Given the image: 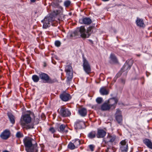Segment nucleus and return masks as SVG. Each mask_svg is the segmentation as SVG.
<instances>
[{"mask_svg":"<svg viewBox=\"0 0 152 152\" xmlns=\"http://www.w3.org/2000/svg\"><path fill=\"white\" fill-rule=\"evenodd\" d=\"M61 20L59 18L52 16H49L46 17L42 21L43 23V27L44 28H46L50 26L51 24L52 26H56L58 23H60Z\"/></svg>","mask_w":152,"mask_h":152,"instance_id":"f257e3e1","label":"nucleus"},{"mask_svg":"<svg viewBox=\"0 0 152 152\" xmlns=\"http://www.w3.org/2000/svg\"><path fill=\"white\" fill-rule=\"evenodd\" d=\"M40 78L43 81L44 83L52 84L57 81V80L55 79H52L46 73L41 72L39 74Z\"/></svg>","mask_w":152,"mask_h":152,"instance_id":"f03ea898","label":"nucleus"},{"mask_svg":"<svg viewBox=\"0 0 152 152\" xmlns=\"http://www.w3.org/2000/svg\"><path fill=\"white\" fill-rule=\"evenodd\" d=\"M58 112L63 117H69L71 115L70 110L64 106H61L58 110Z\"/></svg>","mask_w":152,"mask_h":152,"instance_id":"7ed1b4c3","label":"nucleus"},{"mask_svg":"<svg viewBox=\"0 0 152 152\" xmlns=\"http://www.w3.org/2000/svg\"><path fill=\"white\" fill-rule=\"evenodd\" d=\"M31 113L30 112V114H26L22 115L20 118V123L22 126H25L26 124L30 123L31 121V118L30 115Z\"/></svg>","mask_w":152,"mask_h":152,"instance_id":"20e7f679","label":"nucleus"},{"mask_svg":"<svg viewBox=\"0 0 152 152\" xmlns=\"http://www.w3.org/2000/svg\"><path fill=\"white\" fill-rule=\"evenodd\" d=\"M116 136L115 135H112L110 134H108L106 137L104 138L103 140V143L104 146H106L109 145V142L112 143L115 140Z\"/></svg>","mask_w":152,"mask_h":152,"instance_id":"39448f33","label":"nucleus"},{"mask_svg":"<svg viewBox=\"0 0 152 152\" xmlns=\"http://www.w3.org/2000/svg\"><path fill=\"white\" fill-rule=\"evenodd\" d=\"M83 66L84 70L86 73L89 74L91 73V72L90 65L88 61L85 58H83Z\"/></svg>","mask_w":152,"mask_h":152,"instance_id":"423d86ee","label":"nucleus"},{"mask_svg":"<svg viewBox=\"0 0 152 152\" xmlns=\"http://www.w3.org/2000/svg\"><path fill=\"white\" fill-rule=\"evenodd\" d=\"M118 102V99L117 98H113L109 99L107 102L111 109H114L116 107Z\"/></svg>","mask_w":152,"mask_h":152,"instance_id":"0eeeda50","label":"nucleus"},{"mask_svg":"<svg viewBox=\"0 0 152 152\" xmlns=\"http://www.w3.org/2000/svg\"><path fill=\"white\" fill-rule=\"evenodd\" d=\"M60 97L62 101L64 102L68 101L72 98L70 94L66 92L65 91H63L60 94Z\"/></svg>","mask_w":152,"mask_h":152,"instance_id":"6e6552de","label":"nucleus"},{"mask_svg":"<svg viewBox=\"0 0 152 152\" xmlns=\"http://www.w3.org/2000/svg\"><path fill=\"white\" fill-rule=\"evenodd\" d=\"M115 116V119L118 123L121 124L123 120L122 116L121 115V112L119 109L116 110Z\"/></svg>","mask_w":152,"mask_h":152,"instance_id":"1a4fd4ad","label":"nucleus"},{"mask_svg":"<svg viewBox=\"0 0 152 152\" xmlns=\"http://www.w3.org/2000/svg\"><path fill=\"white\" fill-rule=\"evenodd\" d=\"M120 145V148L121 151L123 152H127L128 150V145L126 140L121 141Z\"/></svg>","mask_w":152,"mask_h":152,"instance_id":"9d476101","label":"nucleus"},{"mask_svg":"<svg viewBox=\"0 0 152 152\" xmlns=\"http://www.w3.org/2000/svg\"><path fill=\"white\" fill-rule=\"evenodd\" d=\"M96 133V137L99 138H104L107 134L105 130L100 128L97 129Z\"/></svg>","mask_w":152,"mask_h":152,"instance_id":"9b49d317","label":"nucleus"},{"mask_svg":"<svg viewBox=\"0 0 152 152\" xmlns=\"http://www.w3.org/2000/svg\"><path fill=\"white\" fill-rule=\"evenodd\" d=\"M33 139L29 137H26L23 140V143L26 148L29 147L32 145V141Z\"/></svg>","mask_w":152,"mask_h":152,"instance_id":"f8f14e48","label":"nucleus"},{"mask_svg":"<svg viewBox=\"0 0 152 152\" xmlns=\"http://www.w3.org/2000/svg\"><path fill=\"white\" fill-rule=\"evenodd\" d=\"M10 132L8 129H5L0 135L1 137L4 140H7L10 137Z\"/></svg>","mask_w":152,"mask_h":152,"instance_id":"ddd939ff","label":"nucleus"},{"mask_svg":"<svg viewBox=\"0 0 152 152\" xmlns=\"http://www.w3.org/2000/svg\"><path fill=\"white\" fill-rule=\"evenodd\" d=\"M58 131L63 133H66L68 132V127L66 125L62 124L61 125L58 129Z\"/></svg>","mask_w":152,"mask_h":152,"instance_id":"4468645a","label":"nucleus"},{"mask_svg":"<svg viewBox=\"0 0 152 152\" xmlns=\"http://www.w3.org/2000/svg\"><path fill=\"white\" fill-rule=\"evenodd\" d=\"M85 123L84 122L82 121H78L75 123V126L77 129H82Z\"/></svg>","mask_w":152,"mask_h":152,"instance_id":"2eb2a0df","label":"nucleus"},{"mask_svg":"<svg viewBox=\"0 0 152 152\" xmlns=\"http://www.w3.org/2000/svg\"><path fill=\"white\" fill-rule=\"evenodd\" d=\"M136 22L138 26L142 28H144L145 26V24L142 19L137 18Z\"/></svg>","mask_w":152,"mask_h":152,"instance_id":"dca6fc26","label":"nucleus"},{"mask_svg":"<svg viewBox=\"0 0 152 152\" xmlns=\"http://www.w3.org/2000/svg\"><path fill=\"white\" fill-rule=\"evenodd\" d=\"M27 152H37V146L35 145H32L29 147L26 148Z\"/></svg>","mask_w":152,"mask_h":152,"instance_id":"f3484780","label":"nucleus"},{"mask_svg":"<svg viewBox=\"0 0 152 152\" xmlns=\"http://www.w3.org/2000/svg\"><path fill=\"white\" fill-rule=\"evenodd\" d=\"M143 142L148 148L152 149V142L150 140L148 139H145Z\"/></svg>","mask_w":152,"mask_h":152,"instance_id":"a211bd4d","label":"nucleus"},{"mask_svg":"<svg viewBox=\"0 0 152 152\" xmlns=\"http://www.w3.org/2000/svg\"><path fill=\"white\" fill-rule=\"evenodd\" d=\"M107 87L104 86L100 88L99 92L102 95H107L109 93V91L107 89Z\"/></svg>","mask_w":152,"mask_h":152,"instance_id":"6ab92c4d","label":"nucleus"},{"mask_svg":"<svg viewBox=\"0 0 152 152\" xmlns=\"http://www.w3.org/2000/svg\"><path fill=\"white\" fill-rule=\"evenodd\" d=\"M80 21H81V23L82 24L89 25L92 23V20L91 19L88 18H83L82 19L80 20Z\"/></svg>","mask_w":152,"mask_h":152,"instance_id":"aec40b11","label":"nucleus"},{"mask_svg":"<svg viewBox=\"0 0 152 152\" xmlns=\"http://www.w3.org/2000/svg\"><path fill=\"white\" fill-rule=\"evenodd\" d=\"M111 109L107 102H104L101 106V110L102 111L109 110Z\"/></svg>","mask_w":152,"mask_h":152,"instance_id":"412c9836","label":"nucleus"},{"mask_svg":"<svg viewBox=\"0 0 152 152\" xmlns=\"http://www.w3.org/2000/svg\"><path fill=\"white\" fill-rule=\"evenodd\" d=\"M79 31L81 34V37L82 38H86L87 37L86 35L85 34L86 29L84 26H81L80 28Z\"/></svg>","mask_w":152,"mask_h":152,"instance_id":"4be33fe9","label":"nucleus"},{"mask_svg":"<svg viewBox=\"0 0 152 152\" xmlns=\"http://www.w3.org/2000/svg\"><path fill=\"white\" fill-rule=\"evenodd\" d=\"M79 114L82 116H85L87 114V110L86 108H82L79 110Z\"/></svg>","mask_w":152,"mask_h":152,"instance_id":"5701e85b","label":"nucleus"},{"mask_svg":"<svg viewBox=\"0 0 152 152\" xmlns=\"http://www.w3.org/2000/svg\"><path fill=\"white\" fill-rule=\"evenodd\" d=\"M7 115L10 119V122L12 124H14L15 123V116L11 113H8Z\"/></svg>","mask_w":152,"mask_h":152,"instance_id":"b1692460","label":"nucleus"},{"mask_svg":"<svg viewBox=\"0 0 152 152\" xmlns=\"http://www.w3.org/2000/svg\"><path fill=\"white\" fill-rule=\"evenodd\" d=\"M66 72V75L68 80H71L73 77V72L72 71H65Z\"/></svg>","mask_w":152,"mask_h":152,"instance_id":"393cba45","label":"nucleus"},{"mask_svg":"<svg viewBox=\"0 0 152 152\" xmlns=\"http://www.w3.org/2000/svg\"><path fill=\"white\" fill-rule=\"evenodd\" d=\"M62 12V9H56L53 10L52 13L54 15H57L61 14Z\"/></svg>","mask_w":152,"mask_h":152,"instance_id":"a878e982","label":"nucleus"},{"mask_svg":"<svg viewBox=\"0 0 152 152\" xmlns=\"http://www.w3.org/2000/svg\"><path fill=\"white\" fill-rule=\"evenodd\" d=\"M88 137L90 139H93L96 137V133L94 131H92L88 134Z\"/></svg>","mask_w":152,"mask_h":152,"instance_id":"bb28decb","label":"nucleus"},{"mask_svg":"<svg viewBox=\"0 0 152 152\" xmlns=\"http://www.w3.org/2000/svg\"><path fill=\"white\" fill-rule=\"evenodd\" d=\"M72 64L70 62H67L65 67V71H72V68L71 66Z\"/></svg>","mask_w":152,"mask_h":152,"instance_id":"cd10ccee","label":"nucleus"},{"mask_svg":"<svg viewBox=\"0 0 152 152\" xmlns=\"http://www.w3.org/2000/svg\"><path fill=\"white\" fill-rule=\"evenodd\" d=\"M110 58L111 60L114 63H118V61L115 55L113 54H111Z\"/></svg>","mask_w":152,"mask_h":152,"instance_id":"c85d7f7f","label":"nucleus"},{"mask_svg":"<svg viewBox=\"0 0 152 152\" xmlns=\"http://www.w3.org/2000/svg\"><path fill=\"white\" fill-rule=\"evenodd\" d=\"M39 77L37 75H34L32 76V79L34 82L37 83L39 80Z\"/></svg>","mask_w":152,"mask_h":152,"instance_id":"c756f323","label":"nucleus"},{"mask_svg":"<svg viewBox=\"0 0 152 152\" xmlns=\"http://www.w3.org/2000/svg\"><path fill=\"white\" fill-rule=\"evenodd\" d=\"M48 131L49 132L54 134L56 132V129L53 127L50 126L48 129Z\"/></svg>","mask_w":152,"mask_h":152,"instance_id":"7c9ffc66","label":"nucleus"},{"mask_svg":"<svg viewBox=\"0 0 152 152\" xmlns=\"http://www.w3.org/2000/svg\"><path fill=\"white\" fill-rule=\"evenodd\" d=\"M68 148L71 150H73L76 148L75 146L74 143L72 142H70L68 145Z\"/></svg>","mask_w":152,"mask_h":152,"instance_id":"2f4dec72","label":"nucleus"},{"mask_svg":"<svg viewBox=\"0 0 152 152\" xmlns=\"http://www.w3.org/2000/svg\"><path fill=\"white\" fill-rule=\"evenodd\" d=\"M75 147L77 148L80 144V141L79 139H76L73 143Z\"/></svg>","mask_w":152,"mask_h":152,"instance_id":"473e14b6","label":"nucleus"},{"mask_svg":"<svg viewBox=\"0 0 152 152\" xmlns=\"http://www.w3.org/2000/svg\"><path fill=\"white\" fill-rule=\"evenodd\" d=\"M92 108L96 110H101V106L99 104L93 105L92 107Z\"/></svg>","mask_w":152,"mask_h":152,"instance_id":"72a5a7b5","label":"nucleus"},{"mask_svg":"<svg viewBox=\"0 0 152 152\" xmlns=\"http://www.w3.org/2000/svg\"><path fill=\"white\" fill-rule=\"evenodd\" d=\"M94 27V26H91L88 28L86 31V33L88 34V36L87 37H88L90 36V34H89V33L91 31V30Z\"/></svg>","mask_w":152,"mask_h":152,"instance_id":"f704fd0d","label":"nucleus"},{"mask_svg":"<svg viewBox=\"0 0 152 152\" xmlns=\"http://www.w3.org/2000/svg\"><path fill=\"white\" fill-rule=\"evenodd\" d=\"M16 137L18 138H20L23 137V133L21 132H18L16 134Z\"/></svg>","mask_w":152,"mask_h":152,"instance_id":"c9c22d12","label":"nucleus"},{"mask_svg":"<svg viewBox=\"0 0 152 152\" xmlns=\"http://www.w3.org/2000/svg\"><path fill=\"white\" fill-rule=\"evenodd\" d=\"M71 2L69 0H66L64 2V6L66 7H68L70 5Z\"/></svg>","mask_w":152,"mask_h":152,"instance_id":"e433bc0d","label":"nucleus"},{"mask_svg":"<svg viewBox=\"0 0 152 152\" xmlns=\"http://www.w3.org/2000/svg\"><path fill=\"white\" fill-rule=\"evenodd\" d=\"M102 98L101 97H98L96 99V102L98 104H101L102 102Z\"/></svg>","mask_w":152,"mask_h":152,"instance_id":"4c0bfd02","label":"nucleus"},{"mask_svg":"<svg viewBox=\"0 0 152 152\" xmlns=\"http://www.w3.org/2000/svg\"><path fill=\"white\" fill-rule=\"evenodd\" d=\"M105 151L106 152H115V151L114 150L113 148L108 147L105 150Z\"/></svg>","mask_w":152,"mask_h":152,"instance_id":"58836bf2","label":"nucleus"},{"mask_svg":"<svg viewBox=\"0 0 152 152\" xmlns=\"http://www.w3.org/2000/svg\"><path fill=\"white\" fill-rule=\"evenodd\" d=\"M89 147L91 151H94L95 146L93 145H89Z\"/></svg>","mask_w":152,"mask_h":152,"instance_id":"ea45409f","label":"nucleus"},{"mask_svg":"<svg viewBox=\"0 0 152 152\" xmlns=\"http://www.w3.org/2000/svg\"><path fill=\"white\" fill-rule=\"evenodd\" d=\"M61 43L59 41H56L55 42V45L57 47H59Z\"/></svg>","mask_w":152,"mask_h":152,"instance_id":"a19ab883","label":"nucleus"},{"mask_svg":"<svg viewBox=\"0 0 152 152\" xmlns=\"http://www.w3.org/2000/svg\"><path fill=\"white\" fill-rule=\"evenodd\" d=\"M122 74V72H118L116 75L115 77L117 78L120 77Z\"/></svg>","mask_w":152,"mask_h":152,"instance_id":"79ce46f5","label":"nucleus"},{"mask_svg":"<svg viewBox=\"0 0 152 152\" xmlns=\"http://www.w3.org/2000/svg\"><path fill=\"white\" fill-rule=\"evenodd\" d=\"M24 128H25L26 129H30L31 128V127L29 125H28L23 126Z\"/></svg>","mask_w":152,"mask_h":152,"instance_id":"37998d69","label":"nucleus"},{"mask_svg":"<svg viewBox=\"0 0 152 152\" xmlns=\"http://www.w3.org/2000/svg\"><path fill=\"white\" fill-rule=\"evenodd\" d=\"M121 82L123 84H124L125 83V80L123 79H121L120 80Z\"/></svg>","mask_w":152,"mask_h":152,"instance_id":"c03bdc74","label":"nucleus"},{"mask_svg":"<svg viewBox=\"0 0 152 152\" xmlns=\"http://www.w3.org/2000/svg\"><path fill=\"white\" fill-rule=\"evenodd\" d=\"M41 118L42 119H45V115L43 114H42L41 115Z\"/></svg>","mask_w":152,"mask_h":152,"instance_id":"a18cd8bd","label":"nucleus"},{"mask_svg":"<svg viewBox=\"0 0 152 152\" xmlns=\"http://www.w3.org/2000/svg\"><path fill=\"white\" fill-rule=\"evenodd\" d=\"M78 32L76 31H75L73 33V34L74 35V36H77L78 35Z\"/></svg>","mask_w":152,"mask_h":152,"instance_id":"49530a36","label":"nucleus"},{"mask_svg":"<svg viewBox=\"0 0 152 152\" xmlns=\"http://www.w3.org/2000/svg\"><path fill=\"white\" fill-rule=\"evenodd\" d=\"M39 119L37 118L36 120L35 121H34V122L35 123V124H38L39 123Z\"/></svg>","mask_w":152,"mask_h":152,"instance_id":"de8ad7c7","label":"nucleus"},{"mask_svg":"<svg viewBox=\"0 0 152 152\" xmlns=\"http://www.w3.org/2000/svg\"><path fill=\"white\" fill-rule=\"evenodd\" d=\"M117 78H116L115 77V78H114L113 80V81L114 82V83L116 81V80H117Z\"/></svg>","mask_w":152,"mask_h":152,"instance_id":"09e8293b","label":"nucleus"},{"mask_svg":"<svg viewBox=\"0 0 152 152\" xmlns=\"http://www.w3.org/2000/svg\"><path fill=\"white\" fill-rule=\"evenodd\" d=\"M126 66H127V67L128 66H129L128 65H125L124 66H123V68H125V67H126Z\"/></svg>","mask_w":152,"mask_h":152,"instance_id":"8fccbe9b","label":"nucleus"},{"mask_svg":"<svg viewBox=\"0 0 152 152\" xmlns=\"http://www.w3.org/2000/svg\"><path fill=\"white\" fill-rule=\"evenodd\" d=\"M73 36H74V35L73 34V33L70 35V37H72Z\"/></svg>","mask_w":152,"mask_h":152,"instance_id":"3c124183","label":"nucleus"},{"mask_svg":"<svg viewBox=\"0 0 152 152\" xmlns=\"http://www.w3.org/2000/svg\"><path fill=\"white\" fill-rule=\"evenodd\" d=\"M44 67H45V66H46V64L45 63H44Z\"/></svg>","mask_w":152,"mask_h":152,"instance_id":"603ef678","label":"nucleus"},{"mask_svg":"<svg viewBox=\"0 0 152 152\" xmlns=\"http://www.w3.org/2000/svg\"><path fill=\"white\" fill-rule=\"evenodd\" d=\"M136 55L137 56H140V54H137V55Z\"/></svg>","mask_w":152,"mask_h":152,"instance_id":"864d4df0","label":"nucleus"},{"mask_svg":"<svg viewBox=\"0 0 152 152\" xmlns=\"http://www.w3.org/2000/svg\"><path fill=\"white\" fill-rule=\"evenodd\" d=\"M80 148L81 150H82L83 149V147H80Z\"/></svg>","mask_w":152,"mask_h":152,"instance_id":"5fc2aeb1","label":"nucleus"},{"mask_svg":"<svg viewBox=\"0 0 152 152\" xmlns=\"http://www.w3.org/2000/svg\"><path fill=\"white\" fill-rule=\"evenodd\" d=\"M3 152H9V151H4Z\"/></svg>","mask_w":152,"mask_h":152,"instance_id":"6e6d98bb","label":"nucleus"},{"mask_svg":"<svg viewBox=\"0 0 152 152\" xmlns=\"http://www.w3.org/2000/svg\"><path fill=\"white\" fill-rule=\"evenodd\" d=\"M53 136H54V137H54V134L53 135Z\"/></svg>","mask_w":152,"mask_h":152,"instance_id":"4d7b16f0","label":"nucleus"}]
</instances>
